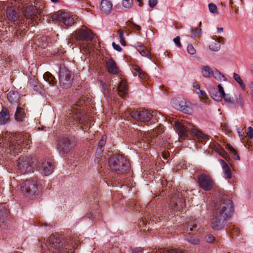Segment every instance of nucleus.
Segmentation results:
<instances>
[{
  "mask_svg": "<svg viewBox=\"0 0 253 253\" xmlns=\"http://www.w3.org/2000/svg\"><path fill=\"white\" fill-rule=\"evenodd\" d=\"M53 20L62 21L65 25L71 26L74 24L75 21L72 15L67 12H60L55 14L52 16Z\"/></svg>",
  "mask_w": 253,
  "mask_h": 253,
  "instance_id": "dca6fc26",
  "label": "nucleus"
},
{
  "mask_svg": "<svg viewBox=\"0 0 253 253\" xmlns=\"http://www.w3.org/2000/svg\"><path fill=\"white\" fill-rule=\"evenodd\" d=\"M180 39V38L179 36H177L175 38L173 39L174 42L175 43L176 45L178 47H180L181 46Z\"/></svg>",
  "mask_w": 253,
  "mask_h": 253,
  "instance_id": "603ef678",
  "label": "nucleus"
},
{
  "mask_svg": "<svg viewBox=\"0 0 253 253\" xmlns=\"http://www.w3.org/2000/svg\"><path fill=\"white\" fill-rule=\"evenodd\" d=\"M138 73V75H139V77L141 79H145L146 78V75L142 71V70L141 71V72H140Z\"/></svg>",
  "mask_w": 253,
  "mask_h": 253,
  "instance_id": "0e129e2a",
  "label": "nucleus"
},
{
  "mask_svg": "<svg viewBox=\"0 0 253 253\" xmlns=\"http://www.w3.org/2000/svg\"><path fill=\"white\" fill-rule=\"evenodd\" d=\"M7 99L11 103H17L19 99V95L17 92L10 91L7 94Z\"/></svg>",
  "mask_w": 253,
  "mask_h": 253,
  "instance_id": "2f4dec72",
  "label": "nucleus"
},
{
  "mask_svg": "<svg viewBox=\"0 0 253 253\" xmlns=\"http://www.w3.org/2000/svg\"><path fill=\"white\" fill-rule=\"evenodd\" d=\"M172 105L176 109L187 114H191L192 110L187 104L185 99H178L172 102Z\"/></svg>",
  "mask_w": 253,
  "mask_h": 253,
  "instance_id": "a211bd4d",
  "label": "nucleus"
},
{
  "mask_svg": "<svg viewBox=\"0 0 253 253\" xmlns=\"http://www.w3.org/2000/svg\"><path fill=\"white\" fill-rule=\"evenodd\" d=\"M205 240L209 243H213L215 241V237L211 234H208L205 236Z\"/></svg>",
  "mask_w": 253,
  "mask_h": 253,
  "instance_id": "de8ad7c7",
  "label": "nucleus"
},
{
  "mask_svg": "<svg viewBox=\"0 0 253 253\" xmlns=\"http://www.w3.org/2000/svg\"><path fill=\"white\" fill-rule=\"evenodd\" d=\"M126 26L132 29L133 30L140 31L141 28L140 26L136 24L134 22L128 20L126 22Z\"/></svg>",
  "mask_w": 253,
  "mask_h": 253,
  "instance_id": "ea45409f",
  "label": "nucleus"
},
{
  "mask_svg": "<svg viewBox=\"0 0 253 253\" xmlns=\"http://www.w3.org/2000/svg\"><path fill=\"white\" fill-rule=\"evenodd\" d=\"M122 117L128 121L132 122V120L144 123L149 122L152 118H154L158 122L159 119L156 117L155 114H152L150 111L145 109L139 110L127 109L124 113L122 114Z\"/></svg>",
  "mask_w": 253,
  "mask_h": 253,
  "instance_id": "7ed1b4c3",
  "label": "nucleus"
},
{
  "mask_svg": "<svg viewBox=\"0 0 253 253\" xmlns=\"http://www.w3.org/2000/svg\"><path fill=\"white\" fill-rule=\"evenodd\" d=\"M117 33L119 35V36L120 37V39H121V38H124V32L123 31V30H121V29H119L118 31H117Z\"/></svg>",
  "mask_w": 253,
  "mask_h": 253,
  "instance_id": "338daca9",
  "label": "nucleus"
},
{
  "mask_svg": "<svg viewBox=\"0 0 253 253\" xmlns=\"http://www.w3.org/2000/svg\"><path fill=\"white\" fill-rule=\"evenodd\" d=\"M20 189L27 197L33 199L38 195L37 181L35 180L27 179L20 185Z\"/></svg>",
  "mask_w": 253,
  "mask_h": 253,
  "instance_id": "1a4fd4ad",
  "label": "nucleus"
},
{
  "mask_svg": "<svg viewBox=\"0 0 253 253\" xmlns=\"http://www.w3.org/2000/svg\"><path fill=\"white\" fill-rule=\"evenodd\" d=\"M192 87L193 88V90L195 92H196V90H197L198 89H200L199 84H198V83L196 82H195L193 83Z\"/></svg>",
  "mask_w": 253,
  "mask_h": 253,
  "instance_id": "4d7b16f0",
  "label": "nucleus"
},
{
  "mask_svg": "<svg viewBox=\"0 0 253 253\" xmlns=\"http://www.w3.org/2000/svg\"><path fill=\"white\" fill-rule=\"evenodd\" d=\"M75 37L77 40L82 41H90L93 38L92 32L88 28L82 29L75 32Z\"/></svg>",
  "mask_w": 253,
  "mask_h": 253,
  "instance_id": "f3484780",
  "label": "nucleus"
},
{
  "mask_svg": "<svg viewBox=\"0 0 253 253\" xmlns=\"http://www.w3.org/2000/svg\"><path fill=\"white\" fill-rule=\"evenodd\" d=\"M58 148L63 152L69 151L75 146L74 139L72 137H61L59 139Z\"/></svg>",
  "mask_w": 253,
  "mask_h": 253,
  "instance_id": "2eb2a0df",
  "label": "nucleus"
},
{
  "mask_svg": "<svg viewBox=\"0 0 253 253\" xmlns=\"http://www.w3.org/2000/svg\"><path fill=\"white\" fill-rule=\"evenodd\" d=\"M200 68L202 74L204 77L209 78L212 77L213 69H211L210 67L208 66H203Z\"/></svg>",
  "mask_w": 253,
  "mask_h": 253,
  "instance_id": "c756f323",
  "label": "nucleus"
},
{
  "mask_svg": "<svg viewBox=\"0 0 253 253\" xmlns=\"http://www.w3.org/2000/svg\"><path fill=\"white\" fill-rule=\"evenodd\" d=\"M211 97L217 101H220L223 98V96L219 91H217V89L211 90L210 92Z\"/></svg>",
  "mask_w": 253,
  "mask_h": 253,
  "instance_id": "f704fd0d",
  "label": "nucleus"
},
{
  "mask_svg": "<svg viewBox=\"0 0 253 253\" xmlns=\"http://www.w3.org/2000/svg\"><path fill=\"white\" fill-rule=\"evenodd\" d=\"M6 15L9 20L15 21L18 17V14L12 7H9L6 10Z\"/></svg>",
  "mask_w": 253,
  "mask_h": 253,
  "instance_id": "c85d7f7f",
  "label": "nucleus"
},
{
  "mask_svg": "<svg viewBox=\"0 0 253 253\" xmlns=\"http://www.w3.org/2000/svg\"><path fill=\"white\" fill-rule=\"evenodd\" d=\"M37 9L35 6H27L24 8V16L27 19H31L32 22H33L37 17Z\"/></svg>",
  "mask_w": 253,
  "mask_h": 253,
  "instance_id": "412c9836",
  "label": "nucleus"
},
{
  "mask_svg": "<svg viewBox=\"0 0 253 253\" xmlns=\"http://www.w3.org/2000/svg\"><path fill=\"white\" fill-rule=\"evenodd\" d=\"M212 77H213L216 80L222 82L226 81V78L216 69H213V72Z\"/></svg>",
  "mask_w": 253,
  "mask_h": 253,
  "instance_id": "c9c22d12",
  "label": "nucleus"
},
{
  "mask_svg": "<svg viewBox=\"0 0 253 253\" xmlns=\"http://www.w3.org/2000/svg\"><path fill=\"white\" fill-rule=\"evenodd\" d=\"M130 164L127 159L119 151L112 150V172L117 176L126 173L129 169Z\"/></svg>",
  "mask_w": 253,
  "mask_h": 253,
  "instance_id": "39448f33",
  "label": "nucleus"
},
{
  "mask_svg": "<svg viewBox=\"0 0 253 253\" xmlns=\"http://www.w3.org/2000/svg\"><path fill=\"white\" fill-rule=\"evenodd\" d=\"M106 141V137L105 136H102L101 140L98 142V145L96 149V156L99 158L101 156L103 152L102 148L105 145Z\"/></svg>",
  "mask_w": 253,
  "mask_h": 253,
  "instance_id": "7c9ffc66",
  "label": "nucleus"
},
{
  "mask_svg": "<svg viewBox=\"0 0 253 253\" xmlns=\"http://www.w3.org/2000/svg\"><path fill=\"white\" fill-rule=\"evenodd\" d=\"M74 79V74L65 66L62 65L60 67L59 81L60 85L65 88L70 87Z\"/></svg>",
  "mask_w": 253,
  "mask_h": 253,
  "instance_id": "9d476101",
  "label": "nucleus"
},
{
  "mask_svg": "<svg viewBox=\"0 0 253 253\" xmlns=\"http://www.w3.org/2000/svg\"><path fill=\"white\" fill-rule=\"evenodd\" d=\"M154 253H185L182 252L181 250L175 249H172L170 250H167L165 248H159L158 250L156 251V252H154Z\"/></svg>",
  "mask_w": 253,
  "mask_h": 253,
  "instance_id": "72a5a7b5",
  "label": "nucleus"
},
{
  "mask_svg": "<svg viewBox=\"0 0 253 253\" xmlns=\"http://www.w3.org/2000/svg\"><path fill=\"white\" fill-rule=\"evenodd\" d=\"M144 135L143 140L146 143V146L149 145H153L156 142L157 137H155V132L153 131L145 133Z\"/></svg>",
  "mask_w": 253,
  "mask_h": 253,
  "instance_id": "4be33fe9",
  "label": "nucleus"
},
{
  "mask_svg": "<svg viewBox=\"0 0 253 253\" xmlns=\"http://www.w3.org/2000/svg\"><path fill=\"white\" fill-rule=\"evenodd\" d=\"M132 4V0H123L122 4L124 7L129 8Z\"/></svg>",
  "mask_w": 253,
  "mask_h": 253,
  "instance_id": "3c124183",
  "label": "nucleus"
},
{
  "mask_svg": "<svg viewBox=\"0 0 253 253\" xmlns=\"http://www.w3.org/2000/svg\"><path fill=\"white\" fill-rule=\"evenodd\" d=\"M232 155H233V157L235 159L240 160V158L239 155L237 154L236 151H234V152H232Z\"/></svg>",
  "mask_w": 253,
  "mask_h": 253,
  "instance_id": "680f3d73",
  "label": "nucleus"
},
{
  "mask_svg": "<svg viewBox=\"0 0 253 253\" xmlns=\"http://www.w3.org/2000/svg\"><path fill=\"white\" fill-rule=\"evenodd\" d=\"M110 60H111V59H109L106 62V68H107L108 72L109 73H111V62H110Z\"/></svg>",
  "mask_w": 253,
  "mask_h": 253,
  "instance_id": "052dcab7",
  "label": "nucleus"
},
{
  "mask_svg": "<svg viewBox=\"0 0 253 253\" xmlns=\"http://www.w3.org/2000/svg\"><path fill=\"white\" fill-rule=\"evenodd\" d=\"M226 148L228 149L231 153L235 151V149L230 144H227Z\"/></svg>",
  "mask_w": 253,
  "mask_h": 253,
  "instance_id": "e2e57ef3",
  "label": "nucleus"
},
{
  "mask_svg": "<svg viewBox=\"0 0 253 253\" xmlns=\"http://www.w3.org/2000/svg\"><path fill=\"white\" fill-rule=\"evenodd\" d=\"M209 209L215 210L211 221V227L214 230H220L224 228L226 220L231 217L233 211V203L232 200L224 198L220 201L214 197L209 199L207 205Z\"/></svg>",
  "mask_w": 253,
  "mask_h": 253,
  "instance_id": "f257e3e1",
  "label": "nucleus"
},
{
  "mask_svg": "<svg viewBox=\"0 0 253 253\" xmlns=\"http://www.w3.org/2000/svg\"><path fill=\"white\" fill-rule=\"evenodd\" d=\"M213 38H215V39L216 40V41L217 42H219L220 41V43L221 42H223L224 41V38L222 37H217L216 36H214Z\"/></svg>",
  "mask_w": 253,
  "mask_h": 253,
  "instance_id": "774afa93",
  "label": "nucleus"
},
{
  "mask_svg": "<svg viewBox=\"0 0 253 253\" xmlns=\"http://www.w3.org/2000/svg\"><path fill=\"white\" fill-rule=\"evenodd\" d=\"M142 251V248H141V247L136 248L133 250L132 253H139L141 252Z\"/></svg>",
  "mask_w": 253,
  "mask_h": 253,
  "instance_id": "69168bd1",
  "label": "nucleus"
},
{
  "mask_svg": "<svg viewBox=\"0 0 253 253\" xmlns=\"http://www.w3.org/2000/svg\"><path fill=\"white\" fill-rule=\"evenodd\" d=\"M100 9L102 13L109 14L111 11V1L110 0H102L100 2Z\"/></svg>",
  "mask_w": 253,
  "mask_h": 253,
  "instance_id": "393cba45",
  "label": "nucleus"
},
{
  "mask_svg": "<svg viewBox=\"0 0 253 253\" xmlns=\"http://www.w3.org/2000/svg\"><path fill=\"white\" fill-rule=\"evenodd\" d=\"M213 39L214 41L211 43L209 48L212 51H217L220 48V41L217 42L215 38H213Z\"/></svg>",
  "mask_w": 253,
  "mask_h": 253,
  "instance_id": "4c0bfd02",
  "label": "nucleus"
},
{
  "mask_svg": "<svg viewBox=\"0 0 253 253\" xmlns=\"http://www.w3.org/2000/svg\"><path fill=\"white\" fill-rule=\"evenodd\" d=\"M14 118L17 122H23L26 118V114L24 109L22 107L17 106L14 115Z\"/></svg>",
  "mask_w": 253,
  "mask_h": 253,
  "instance_id": "a878e982",
  "label": "nucleus"
},
{
  "mask_svg": "<svg viewBox=\"0 0 253 253\" xmlns=\"http://www.w3.org/2000/svg\"><path fill=\"white\" fill-rule=\"evenodd\" d=\"M197 182L200 188L207 191L211 190L214 184L211 177L206 173H201L198 176Z\"/></svg>",
  "mask_w": 253,
  "mask_h": 253,
  "instance_id": "f8f14e48",
  "label": "nucleus"
},
{
  "mask_svg": "<svg viewBox=\"0 0 253 253\" xmlns=\"http://www.w3.org/2000/svg\"><path fill=\"white\" fill-rule=\"evenodd\" d=\"M43 77L44 80L47 82L49 84L53 85L56 83L55 77L49 72L45 73Z\"/></svg>",
  "mask_w": 253,
  "mask_h": 253,
  "instance_id": "e433bc0d",
  "label": "nucleus"
},
{
  "mask_svg": "<svg viewBox=\"0 0 253 253\" xmlns=\"http://www.w3.org/2000/svg\"><path fill=\"white\" fill-rule=\"evenodd\" d=\"M118 77H116L115 78H113V75H112V82H113L112 85H113L115 87H113V90L115 89V91L117 92L118 94L119 97H115L114 99H112V104L113 103L114 104L116 105V109H118V107L122 104L123 102V97L126 94H120L118 89V85H119ZM112 110L113 108H112Z\"/></svg>",
  "mask_w": 253,
  "mask_h": 253,
  "instance_id": "6ab92c4d",
  "label": "nucleus"
},
{
  "mask_svg": "<svg viewBox=\"0 0 253 253\" xmlns=\"http://www.w3.org/2000/svg\"><path fill=\"white\" fill-rule=\"evenodd\" d=\"M137 51L143 56L152 59V55L150 52L143 45H140L137 48Z\"/></svg>",
  "mask_w": 253,
  "mask_h": 253,
  "instance_id": "473e14b6",
  "label": "nucleus"
},
{
  "mask_svg": "<svg viewBox=\"0 0 253 253\" xmlns=\"http://www.w3.org/2000/svg\"><path fill=\"white\" fill-rule=\"evenodd\" d=\"M186 192H178L176 194V198H173L170 201L169 206L173 211H183L185 207Z\"/></svg>",
  "mask_w": 253,
  "mask_h": 253,
  "instance_id": "ddd939ff",
  "label": "nucleus"
},
{
  "mask_svg": "<svg viewBox=\"0 0 253 253\" xmlns=\"http://www.w3.org/2000/svg\"><path fill=\"white\" fill-rule=\"evenodd\" d=\"M201 227L200 220L197 219H192L188 222L187 228L189 229L190 231L197 232Z\"/></svg>",
  "mask_w": 253,
  "mask_h": 253,
  "instance_id": "b1692460",
  "label": "nucleus"
},
{
  "mask_svg": "<svg viewBox=\"0 0 253 253\" xmlns=\"http://www.w3.org/2000/svg\"><path fill=\"white\" fill-rule=\"evenodd\" d=\"M102 84L103 93L106 96L109 97L110 96V90L108 85L106 83H102Z\"/></svg>",
  "mask_w": 253,
  "mask_h": 253,
  "instance_id": "c03bdc74",
  "label": "nucleus"
},
{
  "mask_svg": "<svg viewBox=\"0 0 253 253\" xmlns=\"http://www.w3.org/2000/svg\"><path fill=\"white\" fill-rule=\"evenodd\" d=\"M41 168L42 173L45 175H48L53 170V163L50 160H44L42 163Z\"/></svg>",
  "mask_w": 253,
  "mask_h": 253,
  "instance_id": "aec40b11",
  "label": "nucleus"
},
{
  "mask_svg": "<svg viewBox=\"0 0 253 253\" xmlns=\"http://www.w3.org/2000/svg\"><path fill=\"white\" fill-rule=\"evenodd\" d=\"M218 89H217V91H219V92H220L221 94H222V95L223 96H224V95L226 94L225 93L223 87H222L221 84H219L218 85Z\"/></svg>",
  "mask_w": 253,
  "mask_h": 253,
  "instance_id": "bf43d9fd",
  "label": "nucleus"
},
{
  "mask_svg": "<svg viewBox=\"0 0 253 253\" xmlns=\"http://www.w3.org/2000/svg\"><path fill=\"white\" fill-rule=\"evenodd\" d=\"M10 118V114L8 109L3 107L0 112V125L6 124Z\"/></svg>",
  "mask_w": 253,
  "mask_h": 253,
  "instance_id": "bb28decb",
  "label": "nucleus"
},
{
  "mask_svg": "<svg viewBox=\"0 0 253 253\" xmlns=\"http://www.w3.org/2000/svg\"><path fill=\"white\" fill-rule=\"evenodd\" d=\"M210 147L214 150L216 152L218 153L224 159L227 160L229 158L227 153L224 150V149L220 147V145L213 142L210 144Z\"/></svg>",
  "mask_w": 253,
  "mask_h": 253,
  "instance_id": "5701e85b",
  "label": "nucleus"
},
{
  "mask_svg": "<svg viewBox=\"0 0 253 253\" xmlns=\"http://www.w3.org/2000/svg\"><path fill=\"white\" fill-rule=\"evenodd\" d=\"M187 51L188 53L191 55H194L196 50L191 44H188L187 47Z\"/></svg>",
  "mask_w": 253,
  "mask_h": 253,
  "instance_id": "8fccbe9b",
  "label": "nucleus"
},
{
  "mask_svg": "<svg viewBox=\"0 0 253 253\" xmlns=\"http://www.w3.org/2000/svg\"><path fill=\"white\" fill-rule=\"evenodd\" d=\"M83 47L84 48V51L85 52H90L91 51L94 50V47L92 46L90 43H88L86 44H83Z\"/></svg>",
  "mask_w": 253,
  "mask_h": 253,
  "instance_id": "09e8293b",
  "label": "nucleus"
},
{
  "mask_svg": "<svg viewBox=\"0 0 253 253\" xmlns=\"http://www.w3.org/2000/svg\"><path fill=\"white\" fill-rule=\"evenodd\" d=\"M149 5L150 7H154L158 3V0H149Z\"/></svg>",
  "mask_w": 253,
  "mask_h": 253,
  "instance_id": "864d4df0",
  "label": "nucleus"
},
{
  "mask_svg": "<svg viewBox=\"0 0 253 253\" xmlns=\"http://www.w3.org/2000/svg\"><path fill=\"white\" fill-rule=\"evenodd\" d=\"M112 75H113V78L118 77L119 80V85L118 89L120 94H127V87L126 82L125 80L122 78L123 72L119 70L115 62L112 59Z\"/></svg>",
  "mask_w": 253,
  "mask_h": 253,
  "instance_id": "9b49d317",
  "label": "nucleus"
},
{
  "mask_svg": "<svg viewBox=\"0 0 253 253\" xmlns=\"http://www.w3.org/2000/svg\"><path fill=\"white\" fill-rule=\"evenodd\" d=\"M37 161L32 156L20 157L17 161V167L21 173L25 174L33 171Z\"/></svg>",
  "mask_w": 253,
  "mask_h": 253,
  "instance_id": "6e6552de",
  "label": "nucleus"
},
{
  "mask_svg": "<svg viewBox=\"0 0 253 253\" xmlns=\"http://www.w3.org/2000/svg\"><path fill=\"white\" fill-rule=\"evenodd\" d=\"M219 162L222 166L225 178L227 179L231 178L232 177V173L228 164L222 159H220Z\"/></svg>",
  "mask_w": 253,
  "mask_h": 253,
  "instance_id": "cd10ccee",
  "label": "nucleus"
},
{
  "mask_svg": "<svg viewBox=\"0 0 253 253\" xmlns=\"http://www.w3.org/2000/svg\"><path fill=\"white\" fill-rule=\"evenodd\" d=\"M29 83L32 87L38 84L37 81L35 79L32 78L29 80Z\"/></svg>",
  "mask_w": 253,
  "mask_h": 253,
  "instance_id": "13d9d810",
  "label": "nucleus"
},
{
  "mask_svg": "<svg viewBox=\"0 0 253 253\" xmlns=\"http://www.w3.org/2000/svg\"><path fill=\"white\" fill-rule=\"evenodd\" d=\"M45 245L52 253H69L67 249L65 248L66 245L63 247V243L61 242L60 236L57 233L51 235Z\"/></svg>",
  "mask_w": 253,
  "mask_h": 253,
  "instance_id": "423d86ee",
  "label": "nucleus"
},
{
  "mask_svg": "<svg viewBox=\"0 0 253 253\" xmlns=\"http://www.w3.org/2000/svg\"><path fill=\"white\" fill-rule=\"evenodd\" d=\"M233 78L240 84L243 89L245 90L246 89V85L243 83V81L239 75L236 73H234Z\"/></svg>",
  "mask_w": 253,
  "mask_h": 253,
  "instance_id": "58836bf2",
  "label": "nucleus"
},
{
  "mask_svg": "<svg viewBox=\"0 0 253 253\" xmlns=\"http://www.w3.org/2000/svg\"><path fill=\"white\" fill-rule=\"evenodd\" d=\"M27 136H24L22 134L11 135L9 137V148L14 154L18 155L21 153V149L25 144L28 145L29 141L27 138Z\"/></svg>",
  "mask_w": 253,
  "mask_h": 253,
  "instance_id": "0eeeda50",
  "label": "nucleus"
},
{
  "mask_svg": "<svg viewBox=\"0 0 253 253\" xmlns=\"http://www.w3.org/2000/svg\"><path fill=\"white\" fill-rule=\"evenodd\" d=\"M171 124L173 126L174 129L175 130L181 139H185L188 137V131H190L192 134L198 137L202 138L204 141L208 137L207 135L203 133L201 131L193 127L189 123H184L182 124L180 122L177 121L175 119L172 118Z\"/></svg>",
  "mask_w": 253,
  "mask_h": 253,
  "instance_id": "f03ea898",
  "label": "nucleus"
},
{
  "mask_svg": "<svg viewBox=\"0 0 253 253\" xmlns=\"http://www.w3.org/2000/svg\"><path fill=\"white\" fill-rule=\"evenodd\" d=\"M68 122L70 123H77L80 125H83L82 128L85 131L90 127L88 122V117L85 112L81 109L80 105L75 104L72 107V109L69 111Z\"/></svg>",
  "mask_w": 253,
  "mask_h": 253,
  "instance_id": "20e7f679",
  "label": "nucleus"
},
{
  "mask_svg": "<svg viewBox=\"0 0 253 253\" xmlns=\"http://www.w3.org/2000/svg\"><path fill=\"white\" fill-rule=\"evenodd\" d=\"M196 93L199 95V97L202 99L206 100L208 98L207 93L203 90H201L200 89H198L197 90H196Z\"/></svg>",
  "mask_w": 253,
  "mask_h": 253,
  "instance_id": "79ce46f5",
  "label": "nucleus"
},
{
  "mask_svg": "<svg viewBox=\"0 0 253 253\" xmlns=\"http://www.w3.org/2000/svg\"><path fill=\"white\" fill-rule=\"evenodd\" d=\"M223 99L225 103L231 108H243L244 101L241 94L235 97H231L229 94L224 95Z\"/></svg>",
  "mask_w": 253,
  "mask_h": 253,
  "instance_id": "4468645a",
  "label": "nucleus"
},
{
  "mask_svg": "<svg viewBox=\"0 0 253 253\" xmlns=\"http://www.w3.org/2000/svg\"><path fill=\"white\" fill-rule=\"evenodd\" d=\"M112 45L115 50L119 52H120L122 50V47L119 44H116L114 42L112 43Z\"/></svg>",
  "mask_w": 253,
  "mask_h": 253,
  "instance_id": "6e6d98bb",
  "label": "nucleus"
},
{
  "mask_svg": "<svg viewBox=\"0 0 253 253\" xmlns=\"http://www.w3.org/2000/svg\"><path fill=\"white\" fill-rule=\"evenodd\" d=\"M247 135L251 139L253 137V128L251 126L248 128V131L247 133Z\"/></svg>",
  "mask_w": 253,
  "mask_h": 253,
  "instance_id": "5fc2aeb1",
  "label": "nucleus"
},
{
  "mask_svg": "<svg viewBox=\"0 0 253 253\" xmlns=\"http://www.w3.org/2000/svg\"><path fill=\"white\" fill-rule=\"evenodd\" d=\"M187 241L193 245H198L200 244V240L197 237H189L187 238Z\"/></svg>",
  "mask_w": 253,
  "mask_h": 253,
  "instance_id": "a19ab883",
  "label": "nucleus"
},
{
  "mask_svg": "<svg viewBox=\"0 0 253 253\" xmlns=\"http://www.w3.org/2000/svg\"><path fill=\"white\" fill-rule=\"evenodd\" d=\"M209 11L211 13L213 14H217V8L216 5L212 3L209 4Z\"/></svg>",
  "mask_w": 253,
  "mask_h": 253,
  "instance_id": "a18cd8bd",
  "label": "nucleus"
},
{
  "mask_svg": "<svg viewBox=\"0 0 253 253\" xmlns=\"http://www.w3.org/2000/svg\"><path fill=\"white\" fill-rule=\"evenodd\" d=\"M229 231L231 232V234H232L233 236H238L240 232V229L238 227H235L234 225L231 226L229 228Z\"/></svg>",
  "mask_w": 253,
  "mask_h": 253,
  "instance_id": "37998d69",
  "label": "nucleus"
},
{
  "mask_svg": "<svg viewBox=\"0 0 253 253\" xmlns=\"http://www.w3.org/2000/svg\"><path fill=\"white\" fill-rule=\"evenodd\" d=\"M201 29L196 28L191 30V37H199L201 35Z\"/></svg>",
  "mask_w": 253,
  "mask_h": 253,
  "instance_id": "49530a36",
  "label": "nucleus"
}]
</instances>
